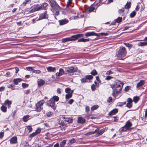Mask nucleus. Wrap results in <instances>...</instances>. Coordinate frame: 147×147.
Returning <instances> with one entry per match:
<instances>
[{"mask_svg":"<svg viewBox=\"0 0 147 147\" xmlns=\"http://www.w3.org/2000/svg\"><path fill=\"white\" fill-rule=\"evenodd\" d=\"M123 85V83L121 81L116 80H115L113 84L111 85V87L113 89V96L115 97L116 94L119 92L121 90Z\"/></svg>","mask_w":147,"mask_h":147,"instance_id":"obj_1","label":"nucleus"},{"mask_svg":"<svg viewBox=\"0 0 147 147\" xmlns=\"http://www.w3.org/2000/svg\"><path fill=\"white\" fill-rule=\"evenodd\" d=\"M81 34H78L72 35L70 37L64 38L62 39V41L65 43L68 41L75 40L81 37Z\"/></svg>","mask_w":147,"mask_h":147,"instance_id":"obj_2","label":"nucleus"},{"mask_svg":"<svg viewBox=\"0 0 147 147\" xmlns=\"http://www.w3.org/2000/svg\"><path fill=\"white\" fill-rule=\"evenodd\" d=\"M127 51L126 49L123 47H121L118 52L117 57H119L123 58L126 56Z\"/></svg>","mask_w":147,"mask_h":147,"instance_id":"obj_3","label":"nucleus"},{"mask_svg":"<svg viewBox=\"0 0 147 147\" xmlns=\"http://www.w3.org/2000/svg\"><path fill=\"white\" fill-rule=\"evenodd\" d=\"M132 125L131 122L130 121H127L125 125L122 127L120 128L119 131L120 132H125L129 129L130 127Z\"/></svg>","mask_w":147,"mask_h":147,"instance_id":"obj_4","label":"nucleus"},{"mask_svg":"<svg viewBox=\"0 0 147 147\" xmlns=\"http://www.w3.org/2000/svg\"><path fill=\"white\" fill-rule=\"evenodd\" d=\"M78 70V68L75 66H72L71 67H66L65 69V71L69 74L70 75H72L74 72H76Z\"/></svg>","mask_w":147,"mask_h":147,"instance_id":"obj_5","label":"nucleus"},{"mask_svg":"<svg viewBox=\"0 0 147 147\" xmlns=\"http://www.w3.org/2000/svg\"><path fill=\"white\" fill-rule=\"evenodd\" d=\"M45 101L44 100H42L38 102L36 105V107L35 109V111L37 112L40 111L42 109V107Z\"/></svg>","mask_w":147,"mask_h":147,"instance_id":"obj_6","label":"nucleus"},{"mask_svg":"<svg viewBox=\"0 0 147 147\" xmlns=\"http://www.w3.org/2000/svg\"><path fill=\"white\" fill-rule=\"evenodd\" d=\"M49 3L51 7L57 10H60L61 7L55 1H49Z\"/></svg>","mask_w":147,"mask_h":147,"instance_id":"obj_7","label":"nucleus"},{"mask_svg":"<svg viewBox=\"0 0 147 147\" xmlns=\"http://www.w3.org/2000/svg\"><path fill=\"white\" fill-rule=\"evenodd\" d=\"M48 7V4L46 3H43L41 6L36 7L34 9V11H37L40 9H46Z\"/></svg>","mask_w":147,"mask_h":147,"instance_id":"obj_8","label":"nucleus"},{"mask_svg":"<svg viewBox=\"0 0 147 147\" xmlns=\"http://www.w3.org/2000/svg\"><path fill=\"white\" fill-rule=\"evenodd\" d=\"M47 105L50 107L52 108L54 110L56 109L55 102L51 98L47 102Z\"/></svg>","mask_w":147,"mask_h":147,"instance_id":"obj_9","label":"nucleus"},{"mask_svg":"<svg viewBox=\"0 0 147 147\" xmlns=\"http://www.w3.org/2000/svg\"><path fill=\"white\" fill-rule=\"evenodd\" d=\"M47 11H45L43 13H41L39 16L38 20H41L47 18L48 15L47 14Z\"/></svg>","mask_w":147,"mask_h":147,"instance_id":"obj_10","label":"nucleus"},{"mask_svg":"<svg viewBox=\"0 0 147 147\" xmlns=\"http://www.w3.org/2000/svg\"><path fill=\"white\" fill-rule=\"evenodd\" d=\"M27 69L30 71H32V73H35L36 74H39L41 72V71L38 70H34L32 67H26Z\"/></svg>","mask_w":147,"mask_h":147,"instance_id":"obj_11","label":"nucleus"},{"mask_svg":"<svg viewBox=\"0 0 147 147\" xmlns=\"http://www.w3.org/2000/svg\"><path fill=\"white\" fill-rule=\"evenodd\" d=\"M58 22L59 23V25L62 26L67 23L69 22V20L68 19L65 18L64 19L59 20Z\"/></svg>","mask_w":147,"mask_h":147,"instance_id":"obj_12","label":"nucleus"},{"mask_svg":"<svg viewBox=\"0 0 147 147\" xmlns=\"http://www.w3.org/2000/svg\"><path fill=\"white\" fill-rule=\"evenodd\" d=\"M10 142L11 144H16L17 142V138L15 136L13 137L10 139Z\"/></svg>","mask_w":147,"mask_h":147,"instance_id":"obj_13","label":"nucleus"},{"mask_svg":"<svg viewBox=\"0 0 147 147\" xmlns=\"http://www.w3.org/2000/svg\"><path fill=\"white\" fill-rule=\"evenodd\" d=\"M64 74V71L62 68H60L59 69V72H57L55 74L57 76H59Z\"/></svg>","mask_w":147,"mask_h":147,"instance_id":"obj_14","label":"nucleus"},{"mask_svg":"<svg viewBox=\"0 0 147 147\" xmlns=\"http://www.w3.org/2000/svg\"><path fill=\"white\" fill-rule=\"evenodd\" d=\"M98 35L97 33H96L94 32H88L85 34V36H97Z\"/></svg>","mask_w":147,"mask_h":147,"instance_id":"obj_15","label":"nucleus"},{"mask_svg":"<svg viewBox=\"0 0 147 147\" xmlns=\"http://www.w3.org/2000/svg\"><path fill=\"white\" fill-rule=\"evenodd\" d=\"M105 130H107V129H106L105 128H104L101 129L100 131H99L97 133L95 134V136L97 137L102 135L105 131Z\"/></svg>","mask_w":147,"mask_h":147,"instance_id":"obj_16","label":"nucleus"},{"mask_svg":"<svg viewBox=\"0 0 147 147\" xmlns=\"http://www.w3.org/2000/svg\"><path fill=\"white\" fill-rule=\"evenodd\" d=\"M118 112V109H114L109 113L108 115H115V114L117 113Z\"/></svg>","mask_w":147,"mask_h":147,"instance_id":"obj_17","label":"nucleus"},{"mask_svg":"<svg viewBox=\"0 0 147 147\" xmlns=\"http://www.w3.org/2000/svg\"><path fill=\"white\" fill-rule=\"evenodd\" d=\"M47 69L48 71L50 72H55L56 70L55 67H53L51 66L48 67Z\"/></svg>","mask_w":147,"mask_h":147,"instance_id":"obj_18","label":"nucleus"},{"mask_svg":"<svg viewBox=\"0 0 147 147\" xmlns=\"http://www.w3.org/2000/svg\"><path fill=\"white\" fill-rule=\"evenodd\" d=\"M85 120L82 117H79L78 118V123H85Z\"/></svg>","mask_w":147,"mask_h":147,"instance_id":"obj_19","label":"nucleus"},{"mask_svg":"<svg viewBox=\"0 0 147 147\" xmlns=\"http://www.w3.org/2000/svg\"><path fill=\"white\" fill-rule=\"evenodd\" d=\"M144 84V81L143 80H141L138 82L136 85V88H138L140 86L143 85Z\"/></svg>","mask_w":147,"mask_h":147,"instance_id":"obj_20","label":"nucleus"},{"mask_svg":"<svg viewBox=\"0 0 147 147\" xmlns=\"http://www.w3.org/2000/svg\"><path fill=\"white\" fill-rule=\"evenodd\" d=\"M38 85L39 86L43 85L45 83V81L41 79H38Z\"/></svg>","mask_w":147,"mask_h":147,"instance_id":"obj_21","label":"nucleus"},{"mask_svg":"<svg viewBox=\"0 0 147 147\" xmlns=\"http://www.w3.org/2000/svg\"><path fill=\"white\" fill-rule=\"evenodd\" d=\"M22 79L20 78L15 79L13 80L14 83L15 85H17L18 83L22 81Z\"/></svg>","mask_w":147,"mask_h":147,"instance_id":"obj_22","label":"nucleus"},{"mask_svg":"<svg viewBox=\"0 0 147 147\" xmlns=\"http://www.w3.org/2000/svg\"><path fill=\"white\" fill-rule=\"evenodd\" d=\"M63 118L65 121L68 122L69 123H71L72 122V120L70 118L63 117Z\"/></svg>","mask_w":147,"mask_h":147,"instance_id":"obj_23","label":"nucleus"},{"mask_svg":"<svg viewBox=\"0 0 147 147\" xmlns=\"http://www.w3.org/2000/svg\"><path fill=\"white\" fill-rule=\"evenodd\" d=\"M89 41L88 39H84V38H81L78 39V42H88Z\"/></svg>","mask_w":147,"mask_h":147,"instance_id":"obj_24","label":"nucleus"},{"mask_svg":"<svg viewBox=\"0 0 147 147\" xmlns=\"http://www.w3.org/2000/svg\"><path fill=\"white\" fill-rule=\"evenodd\" d=\"M108 35V33L102 32L99 34H98L97 36L98 37H103V36H106Z\"/></svg>","mask_w":147,"mask_h":147,"instance_id":"obj_25","label":"nucleus"},{"mask_svg":"<svg viewBox=\"0 0 147 147\" xmlns=\"http://www.w3.org/2000/svg\"><path fill=\"white\" fill-rule=\"evenodd\" d=\"M131 3L130 2H127V3H126L125 5V7L124 8L126 9H129L131 7Z\"/></svg>","mask_w":147,"mask_h":147,"instance_id":"obj_26","label":"nucleus"},{"mask_svg":"<svg viewBox=\"0 0 147 147\" xmlns=\"http://www.w3.org/2000/svg\"><path fill=\"white\" fill-rule=\"evenodd\" d=\"M138 45L139 46H141L147 45V42H139L138 43Z\"/></svg>","mask_w":147,"mask_h":147,"instance_id":"obj_27","label":"nucleus"},{"mask_svg":"<svg viewBox=\"0 0 147 147\" xmlns=\"http://www.w3.org/2000/svg\"><path fill=\"white\" fill-rule=\"evenodd\" d=\"M5 103L6 105H8V108H9L10 107V105L11 104V102L9 100H7L5 101Z\"/></svg>","mask_w":147,"mask_h":147,"instance_id":"obj_28","label":"nucleus"},{"mask_svg":"<svg viewBox=\"0 0 147 147\" xmlns=\"http://www.w3.org/2000/svg\"><path fill=\"white\" fill-rule=\"evenodd\" d=\"M30 116L29 115L24 116L23 118L24 121L26 122L28 120Z\"/></svg>","mask_w":147,"mask_h":147,"instance_id":"obj_29","label":"nucleus"},{"mask_svg":"<svg viewBox=\"0 0 147 147\" xmlns=\"http://www.w3.org/2000/svg\"><path fill=\"white\" fill-rule=\"evenodd\" d=\"M72 94L71 93H67L65 95V98L66 99H69L72 97Z\"/></svg>","mask_w":147,"mask_h":147,"instance_id":"obj_30","label":"nucleus"},{"mask_svg":"<svg viewBox=\"0 0 147 147\" xmlns=\"http://www.w3.org/2000/svg\"><path fill=\"white\" fill-rule=\"evenodd\" d=\"M122 20V17H119L117 19L115 20L116 22L117 23H119L121 22Z\"/></svg>","mask_w":147,"mask_h":147,"instance_id":"obj_31","label":"nucleus"},{"mask_svg":"<svg viewBox=\"0 0 147 147\" xmlns=\"http://www.w3.org/2000/svg\"><path fill=\"white\" fill-rule=\"evenodd\" d=\"M51 99H52L53 100V101H57L59 100V98L57 96H53Z\"/></svg>","mask_w":147,"mask_h":147,"instance_id":"obj_32","label":"nucleus"},{"mask_svg":"<svg viewBox=\"0 0 147 147\" xmlns=\"http://www.w3.org/2000/svg\"><path fill=\"white\" fill-rule=\"evenodd\" d=\"M139 99V97L137 96L134 97L133 99V101L135 102H137Z\"/></svg>","mask_w":147,"mask_h":147,"instance_id":"obj_33","label":"nucleus"},{"mask_svg":"<svg viewBox=\"0 0 147 147\" xmlns=\"http://www.w3.org/2000/svg\"><path fill=\"white\" fill-rule=\"evenodd\" d=\"M98 107V105H94L91 107V110L92 111H93L97 109Z\"/></svg>","mask_w":147,"mask_h":147,"instance_id":"obj_34","label":"nucleus"},{"mask_svg":"<svg viewBox=\"0 0 147 147\" xmlns=\"http://www.w3.org/2000/svg\"><path fill=\"white\" fill-rule=\"evenodd\" d=\"M93 76H95L97 74V73L95 69H93L90 73Z\"/></svg>","mask_w":147,"mask_h":147,"instance_id":"obj_35","label":"nucleus"},{"mask_svg":"<svg viewBox=\"0 0 147 147\" xmlns=\"http://www.w3.org/2000/svg\"><path fill=\"white\" fill-rule=\"evenodd\" d=\"M93 76L91 75H86L85 76V78L87 80H90L93 78Z\"/></svg>","mask_w":147,"mask_h":147,"instance_id":"obj_36","label":"nucleus"},{"mask_svg":"<svg viewBox=\"0 0 147 147\" xmlns=\"http://www.w3.org/2000/svg\"><path fill=\"white\" fill-rule=\"evenodd\" d=\"M136 13L134 11L130 13V16L131 18H133L136 15Z\"/></svg>","mask_w":147,"mask_h":147,"instance_id":"obj_37","label":"nucleus"},{"mask_svg":"<svg viewBox=\"0 0 147 147\" xmlns=\"http://www.w3.org/2000/svg\"><path fill=\"white\" fill-rule=\"evenodd\" d=\"M66 143V140H63L61 142L60 144V146L61 147H64V145Z\"/></svg>","mask_w":147,"mask_h":147,"instance_id":"obj_38","label":"nucleus"},{"mask_svg":"<svg viewBox=\"0 0 147 147\" xmlns=\"http://www.w3.org/2000/svg\"><path fill=\"white\" fill-rule=\"evenodd\" d=\"M53 114V112L51 111H49L46 113V116L48 117H50Z\"/></svg>","mask_w":147,"mask_h":147,"instance_id":"obj_39","label":"nucleus"},{"mask_svg":"<svg viewBox=\"0 0 147 147\" xmlns=\"http://www.w3.org/2000/svg\"><path fill=\"white\" fill-rule=\"evenodd\" d=\"M102 2V1H96L94 3V4H96V5L99 6L100 5V3Z\"/></svg>","mask_w":147,"mask_h":147,"instance_id":"obj_40","label":"nucleus"},{"mask_svg":"<svg viewBox=\"0 0 147 147\" xmlns=\"http://www.w3.org/2000/svg\"><path fill=\"white\" fill-rule=\"evenodd\" d=\"M1 110L3 112H5L7 111V108L4 106H2L1 107Z\"/></svg>","mask_w":147,"mask_h":147,"instance_id":"obj_41","label":"nucleus"},{"mask_svg":"<svg viewBox=\"0 0 147 147\" xmlns=\"http://www.w3.org/2000/svg\"><path fill=\"white\" fill-rule=\"evenodd\" d=\"M14 85L13 84H9L7 86V87L10 88H11L12 90H14L15 89L14 88H13V86Z\"/></svg>","mask_w":147,"mask_h":147,"instance_id":"obj_42","label":"nucleus"},{"mask_svg":"<svg viewBox=\"0 0 147 147\" xmlns=\"http://www.w3.org/2000/svg\"><path fill=\"white\" fill-rule=\"evenodd\" d=\"M126 103V102H119L117 104V105L119 107H122L123 106V105L125 104Z\"/></svg>","mask_w":147,"mask_h":147,"instance_id":"obj_43","label":"nucleus"},{"mask_svg":"<svg viewBox=\"0 0 147 147\" xmlns=\"http://www.w3.org/2000/svg\"><path fill=\"white\" fill-rule=\"evenodd\" d=\"M94 9L95 8L94 7L92 6H91L88 9V11L89 12H92L94 11Z\"/></svg>","mask_w":147,"mask_h":147,"instance_id":"obj_44","label":"nucleus"},{"mask_svg":"<svg viewBox=\"0 0 147 147\" xmlns=\"http://www.w3.org/2000/svg\"><path fill=\"white\" fill-rule=\"evenodd\" d=\"M81 82L82 83H85L88 82V80L85 78H82L80 79Z\"/></svg>","mask_w":147,"mask_h":147,"instance_id":"obj_45","label":"nucleus"},{"mask_svg":"<svg viewBox=\"0 0 147 147\" xmlns=\"http://www.w3.org/2000/svg\"><path fill=\"white\" fill-rule=\"evenodd\" d=\"M132 106V105L131 103H127L126 104V107L129 108H131Z\"/></svg>","mask_w":147,"mask_h":147,"instance_id":"obj_46","label":"nucleus"},{"mask_svg":"<svg viewBox=\"0 0 147 147\" xmlns=\"http://www.w3.org/2000/svg\"><path fill=\"white\" fill-rule=\"evenodd\" d=\"M22 86L23 88H25L28 87V84L26 83H23L22 84Z\"/></svg>","mask_w":147,"mask_h":147,"instance_id":"obj_47","label":"nucleus"},{"mask_svg":"<svg viewBox=\"0 0 147 147\" xmlns=\"http://www.w3.org/2000/svg\"><path fill=\"white\" fill-rule=\"evenodd\" d=\"M27 128L29 132H31L32 130V128L30 126H27Z\"/></svg>","mask_w":147,"mask_h":147,"instance_id":"obj_48","label":"nucleus"},{"mask_svg":"<svg viewBox=\"0 0 147 147\" xmlns=\"http://www.w3.org/2000/svg\"><path fill=\"white\" fill-rule=\"evenodd\" d=\"M124 44L126 47L129 48L131 47L132 46L131 44L128 43H124Z\"/></svg>","mask_w":147,"mask_h":147,"instance_id":"obj_49","label":"nucleus"},{"mask_svg":"<svg viewBox=\"0 0 147 147\" xmlns=\"http://www.w3.org/2000/svg\"><path fill=\"white\" fill-rule=\"evenodd\" d=\"M71 91V89L69 88H66L65 89V92L67 93H70Z\"/></svg>","mask_w":147,"mask_h":147,"instance_id":"obj_50","label":"nucleus"},{"mask_svg":"<svg viewBox=\"0 0 147 147\" xmlns=\"http://www.w3.org/2000/svg\"><path fill=\"white\" fill-rule=\"evenodd\" d=\"M36 135H37L34 132L30 134L29 135V137L31 138H32L35 136Z\"/></svg>","mask_w":147,"mask_h":147,"instance_id":"obj_51","label":"nucleus"},{"mask_svg":"<svg viewBox=\"0 0 147 147\" xmlns=\"http://www.w3.org/2000/svg\"><path fill=\"white\" fill-rule=\"evenodd\" d=\"M30 1H25L24 2H23L22 4H21L22 6H25L28 3V2Z\"/></svg>","mask_w":147,"mask_h":147,"instance_id":"obj_52","label":"nucleus"},{"mask_svg":"<svg viewBox=\"0 0 147 147\" xmlns=\"http://www.w3.org/2000/svg\"><path fill=\"white\" fill-rule=\"evenodd\" d=\"M112 98L111 97H109L107 100V102L109 103H110L112 102Z\"/></svg>","mask_w":147,"mask_h":147,"instance_id":"obj_53","label":"nucleus"},{"mask_svg":"<svg viewBox=\"0 0 147 147\" xmlns=\"http://www.w3.org/2000/svg\"><path fill=\"white\" fill-rule=\"evenodd\" d=\"M125 10V8H123L121 9H120L119 10L118 12L119 13H121L124 12V11Z\"/></svg>","mask_w":147,"mask_h":147,"instance_id":"obj_54","label":"nucleus"},{"mask_svg":"<svg viewBox=\"0 0 147 147\" xmlns=\"http://www.w3.org/2000/svg\"><path fill=\"white\" fill-rule=\"evenodd\" d=\"M24 92L26 94H28L30 93V89H28V90L24 91Z\"/></svg>","mask_w":147,"mask_h":147,"instance_id":"obj_55","label":"nucleus"},{"mask_svg":"<svg viewBox=\"0 0 147 147\" xmlns=\"http://www.w3.org/2000/svg\"><path fill=\"white\" fill-rule=\"evenodd\" d=\"M130 86H127L125 88V90L126 92H127L130 89Z\"/></svg>","mask_w":147,"mask_h":147,"instance_id":"obj_56","label":"nucleus"},{"mask_svg":"<svg viewBox=\"0 0 147 147\" xmlns=\"http://www.w3.org/2000/svg\"><path fill=\"white\" fill-rule=\"evenodd\" d=\"M127 103H132L133 100L132 99L130 98H128L127 100Z\"/></svg>","mask_w":147,"mask_h":147,"instance_id":"obj_57","label":"nucleus"},{"mask_svg":"<svg viewBox=\"0 0 147 147\" xmlns=\"http://www.w3.org/2000/svg\"><path fill=\"white\" fill-rule=\"evenodd\" d=\"M91 88L92 90V91H94V90H95L96 89L95 86V85H94V84H92L91 86Z\"/></svg>","mask_w":147,"mask_h":147,"instance_id":"obj_58","label":"nucleus"},{"mask_svg":"<svg viewBox=\"0 0 147 147\" xmlns=\"http://www.w3.org/2000/svg\"><path fill=\"white\" fill-rule=\"evenodd\" d=\"M40 128H38L36 130V131L35 132L36 133V134H37L39 133L40 132Z\"/></svg>","mask_w":147,"mask_h":147,"instance_id":"obj_59","label":"nucleus"},{"mask_svg":"<svg viewBox=\"0 0 147 147\" xmlns=\"http://www.w3.org/2000/svg\"><path fill=\"white\" fill-rule=\"evenodd\" d=\"M113 72L111 70H109L107 71L106 73V75H109L112 74Z\"/></svg>","mask_w":147,"mask_h":147,"instance_id":"obj_60","label":"nucleus"},{"mask_svg":"<svg viewBox=\"0 0 147 147\" xmlns=\"http://www.w3.org/2000/svg\"><path fill=\"white\" fill-rule=\"evenodd\" d=\"M113 1H107V3H106V1H105V2H104L103 3H104L106 4H108L112 2Z\"/></svg>","mask_w":147,"mask_h":147,"instance_id":"obj_61","label":"nucleus"},{"mask_svg":"<svg viewBox=\"0 0 147 147\" xmlns=\"http://www.w3.org/2000/svg\"><path fill=\"white\" fill-rule=\"evenodd\" d=\"M76 142V140L74 138H72L71 140H70V142L71 144L74 143Z\"/></svg>","mask_w":147,"mask_h":147,"instance_id":"obj_62","label":"nucleus"},{"mask_svg":"<svg viewBox=\"0 0 147 147\" xmlns=\"http://www.w3.org/2000/svg\"><path fill=\"white\" fill-rule=\"evenodd\" d=\"M4 133L3 132H0V138L1 139L4 136Z\"/></svg>","mask_w":147,"mask_h":147,"instance_id":"obj_63","label":"nucleus"},{"mask_svg":"<svg viewBox=\"0 0 147 147\" xmlns=\"http://www.w3.org/2000/svg\"><path fill=\"white\" fill-rule=\"evenodd\" d=\"M90 110V108L88 106H86L85 108L86 111L88 112Z\"/></svg>","mask_w":147,"mask_h":147,"instance_id":"obj_64","label":"nucleus"}]
</instances>
